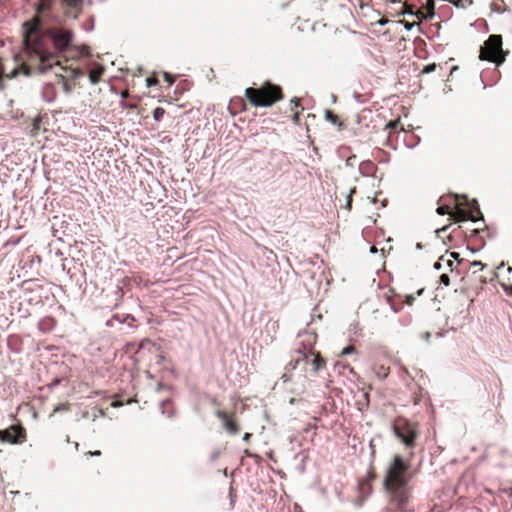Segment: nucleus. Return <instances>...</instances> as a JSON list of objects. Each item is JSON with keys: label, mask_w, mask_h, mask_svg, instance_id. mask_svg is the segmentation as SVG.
<instances>
[{"label": "nucleus", "mask_w": 512, "mask_h": 512, "mask_svg": "<svg viewBox=\"0 0 512 512\" xmlns=\"http://www.w3.org/2000/svg\"><path fill=\"white\" fill-rule=\"evenodd\" d=\"M73 39V31L64 26L43 28L37 23H24L25 59L21 65L24 74H44L58 65V55L72 49Z\"/></svg>", "instance_id": "obj_1"}, {"label": "nucleus", "mask_w": 512, "mask_h": 512, "mask_svg": "<svg viewBox=\"0 0 512 512\" xmlns=\"http://www.w3.org/2000/svg\"><path fill=\"white\" fill-rule=\"evenodd\" d=\"M409 469V460H404L401 455H395L386 469L383 486L389 495V509L392 512L408 511L411 498Z\"/></svg>", "instance_id": "obj_2"}, {"label": "nucleus", "mask_w": 512, "mask_h": 512, "mask_svg": "<svg viewBox=\"0 0 512 512\" xmlns=\"http://www.w3.org/2000/svg\"><path fill=\"white\" fill-rule=\"evenodd\" d=\"M245 97L253 107H270L284 98L281 86L265 81L259 87L245 89Z\"/></svg>", "instance_id": "obj_3"}, {"label": "nucleus", "mask_w": 512, "mask_h": 512, "mask_svg": "<svg viewBox=\"0 0 512 512\" xmlns=\"http://www.w3.org/2000/svg\"><path fill=\"white\" fill-rule=\"evenodd\" d=\"M501 35H490L480 48L479 59L495 63L497 66L504 63L508 51L503 50Z\"/></svg>", "instance_id": "obj_4"}, {"label": "nucleus", "mask_w": 512, "mask_h": 512, "mask_svg": "<svg viewBox=\"0 0 512 512\" xmlns=\"http://www.w3.org/2000/svg\"><path fill=\"white\" fill-rule=\"evenodd\" d=\"M83 0H38L37 12L45 15L46 12L62 9L66 16L77 18L82 10Z\"/></svg>", "instance_id": "obj_5"}, {"label": "nucleus", "mask_w": 512, "mask_h": 512, "mask_svg": "<svg viewBox=\"0 0 512 512\" xmlns=\"http://www.w3.org/2000/svg\"><path fill=\"white\" fill-rule=\"evenodd\" d=\"M393 431L408 449L416 447V441L419 437L417 423L411 422L404 417H398L393 423Z\"/></svg>", "instance_id": "obj_6"}, {"label": "nucleus", "mask_w": 512, "mask_h": 512, "mask_svg": "<svg viewBox=\"0 0 512 512\" xmlns=\"http://www.w3.org/2000/svg\"><path fill=\"white\" fill-rule=\"evenodd\" d=\"M455 209L452 211L451 218L455 222L471 220L473 222L479 219L481 211L475 200L469 201L465 196H455Z\"/></svg>", "instance_id": "obj_7"}, {"label": "nucleus", "mask_w": 512, "mask_h": 512, "mask_svg": "<svg viewBox=\"0 0 512 512\" xmlns=\"http://www.w3.org/2000/svg\"><path fill=\"white\" fill-rule=\"evenodd\" d=\"M105 325L115 329L120 335H130L138 328V321L132 314H113Z\"/></svg>", "instance_id": "obj_8"}, {"label": "nucleus", "mask_w": 512, "mask_h": 512, "mask_svg": "<svg viewBox=\"0 0 512 512\" xmlns=\"http://www.w3.org/2000/svg\"><path fill=\"white\" fill-rule=\"evenodd\" d=\"M26 440V431L22 425H11L0 430V441L10 444H21Z\"/></svg>", "instance_id": "obj_9"}, {"label": "nucleus", "mask_w": 512, "mask_h": 512, "mask_svg": "<svg viewBox=\"0 0 512 512\" xmlns=\"http://www.w3.org/2000/svg\"><path fill=\"white\" fill-rule=\"evenodd\" d=\"M299 353L301 354V360H305L306 362L308 361L310 356L313 357L311 364L313 366L314 372H318L319 370L323 369L326 366V361L321 356L320 352L315 351L312 348L308 352L299 351ZM299 360L300 358L297 359V362Z\"/></svg>", "instance_id": "obj_10"}, {"label": "nucleus", "mask_w": 512, "mask_h": 512, "mask_svg": "<svg viewBox=\"0 0 512 512\" xmlns=\"http://www.w3.org/2000/svg\"><path fill=\"white\" fill-rule=\"evenodd\" d=\"M242 429V419L235 414L226 413V431L231 435L238 434Z\"/></svg>", "instance_id": "obj_11"}, {"label": "nucleus", "mask_w": 512, "mask_h": 512, "mask_svg": "<svg viewBox=\"0 0 512 512\" xmlns=\"http://www.w3.org/2000/svg\"><path fill=\"white\" fill-rule=\"evenodd\" d=\"M42 99L47 102L51 103L55 100L57 91H56V82H47L44 83L41 90Z\"/></svg>", "instance_id": "obj_12"}, {"label": "nucleus", "mask_w": 512, "mask_h": 512, "mask_svg": "<svg viewBox=\"0 0 512 512\" xmlns=\"http://www.w3.org/2000/svg\"><path fill=\"white\" fill-rule=\"evenodd\" d=\"M207 408L222 421V425L224 426V409H222L221 403L213 397H208Z\"/></svg>", "instance_id": "obj_13"}, {"label": "nucleus", "mask_w": 512, "mask_h": 512, "mask_svg": "<svg viewBox=\"0 0 512 512\" xmlns=\"http://www.w3.org/2000/svg\"><path fill=\"white\" fill-rule=\"evenodd\" d=\"M377 170V166L370 160L363 161L359 165V171L363 176H373Z\"/></svg>", "instance_id": "obj_14"}, {"label": "nucleus", "mask_w": 512, "mask_h": 512, "mask_svg": "<svg viewBox=\"0 0 512 512\" xmlns=\"http://www.w3.org/2000/svg\"><path fill=\"white\" fill-rule=\"evenodd\" d=\"M104 73V68L100 64H96L95 67L89 72L88 77L92 84H97Z\"/></svg>", "instance_id": "obj_15"}, {"label": "nucleus", "mask_w": 512, "mask_h": 512, "mask_svg": "<svg viewBox=\"0 0 512 512\" xmlns=\"http://www.w3.org/2000/svg\"><path fill=\"white\" fill-rule=\"evenodd\" d=\"M373 370L377 377L380 379L386 378L390 373V367L381 363H375L373 366Z\"/></svg>", "instance_id": "obj_16"}, {"label": "nucleus", "mask_w": 512, "mask_h": 512, "mask_svg": "<svg viewBox=\"0 0 512 512\" xmlns=\"http://www.w3.org/2000/svg\"><path fill=\"white\" fill-rule=\"evenodd\" d=\"M325 119L331 122L333 125H336L339 130L343 129V122L339 119L338 115H336L332 110H325Z\"/></svg>", "instance_id": "obj_17"}, {"label": "nucleus", "mask_w": 512, "mask_h": 512, "mask_svg": "<svg viewBox=\"0 0 512 512\" xmlns=\"http://www.w3.org/2000/svg\"><path fill=\"white\" fill-rule=\"evenodd\" d=\"M291 106H292V107H291V110L294 112V113H293V117H292V119H293V121H294L295 123H299V119H300V113H301V111H300V110H298V108L301 106V105H300V100H299V99H297V98L292 99V100H291Z\"/></svg>", "instance_id": "obj_18"}, {"label": "nucleus", "mask_w": 512, "mask_h": 512, "mask_svg": "<svg viewBox=\"0 0 512 512\" xmlns=\"http://www.w3.org/2000/svg\"><path fill=\"white\" fill-rule=\"evenodd\" d=\"M56 84H62V89L67 95L73 90V87L65 81V77L62 74H56Z\"/></svg>", "instance_id": "obj_19"}, {"label": "nucleus", "mask_w": 512, "mask_h": 512, "mask_svg": "<svg viewBox=\"0 0 512 512\" xmlns=\"http://www.w3.org/2000/svg\"><path fill=\"white\" fill-rule=\"evenodd\" d=\"M171 406L172 402L169 399L162 401L160 405L162 413L166 414L168 417H172L173 410L171 409Z\"/></svg>", "instance_id": "obj_20"}, {"label": "nucleus", "mask_w": 512, "mask_h": 512, "mask_svg": "<svg viewBox=\"0 0 512 512\" xmlns=\"http://www.w3.org/2000/svg\"><path fill=\"white\" fill-rule=\"evenodd\" d=\"M72 49H75L76 52L82 57L90 56V47L88 45H81V46L73 45Z\"/></svg>", "instance_id": "obj_21"}, {"label": "nucleus", "mask_w": 512, "mask_h": 512, "mask_svg": "<svg viewBox=\"0 0 512 512\" xmlns=\"http://www.w3.org/2000/svg\"><path fill=\"white\" fill-rule=\"evenodd\" d=\"M125 292L123 290V287L120 286V285H117V288L114 292V295H115V306H118L121 302H122V299H123V296H124Z\"/></svg>", "instance_id": "obj_22"}, {"label": "nucleus", "mask_w": 512, "mask_h": 512, "mask_svg": "<svg viewBox=\"0 0 512 512\" xmlns=\"http://www.w3.org/2000/svg\"><path fill=\"white\" fill-rule=\"evenodd\" d=\"M165 115V109L162 107H156L153 111V119L156 122H160Z\"/></svg>", "instance_id": "obj_23"}, {"label": "nucleus", "mask_w": 512, "mask_h": 512, "mask_svg": "<svg viewBox=\"0 0 512 512\" xmlns=\"http://www.w3.org/2000/svg\"><path fill=\"white\" fill-rule=\"evenodd\" d=\"M65 71L68 70V68H63ZM70 71V77L72 79H78L84 75V72L80 68H69Z\"/></svg>", "instance_id": "obj_24"}, {"label": "nucleus", "mask_w": 512, "mask_h": 512, "mask_svg": "<svg viewBox=\"0 0 512 512\" xmlns=\"http://www.w3.org/2000/svg\"><path fill=\"white\" fill-rule=\"evenodd\" d=\"M82 29L86 32H91L94 30V16H90L88 21L81 25Z\"/></svg>", "instance_id": "obj_25"}, {"label": "nucleus", "mask_w": 512, "mask_h": 512, "mask_svg": "<svg viewBox=\"0 0 512 512\" xmlns=\"http://www.w3.org/2000/svg\"><path fill=\"white\" fill-rule=\"evenodd\" d=\"M437 213L439 215H450L452 214V210H451V207L449 205H441L437 208Z\"/></svg>", "instance_id": "obj_26"}, {"label": "nucleus", "mask_w": 512, "mask_h": 512, "mask_svg": "<svg viewBox=\"0 0 512 512\" xmlns=\"http://www.w3.org/2000/svg\"><path fill=\"white\" fill-rule=\"evenodd\" d=\"M229 499H230V506L233 508L235 506L236 500H237V492L236 489L231 485L229 489Z\"/></svg>", "instance_id": "obj_27"}, {"label": "nucleus", "mask_w": 512, "mask_h": 512, "mask_svg": "<svg viewBox=\"0 0 512 512\" xmlns=\"http://www.w3.org/2000/svg\"><path fill=\"white\" fill-rule=\"evenodd\" d=\"M132 280L133 278H130L129 276H125L122 280H121V284H119L120 286L123 287V290L126 288L127 290H130L131 287H132Z\"/></svg>", "instance_id": "obj_28"}, {"label": "nucleus", "mask_w": 512, "mask_h": 512, "mask_svg": "<svg viewBox=\"0 0 512 512\" xmlns=\"http://www.w3.org/2000/svg\"><path fill=\"white\" fill-rule=\"evenodd\" d=\"M356 191V188L353 187L351 190H350V193L349 195L347 196V201H346V205H345V208L350 210L351 207H352V194L355 193Z\"/></svg>", "instance_id": "obj_29"}, {"label": "nucleus", "mask_w": 512, "mask_h": 512, "mask_svg": "<svg viewBox=\"0 0 512 512\" xmlns=\"http://www.w3.org/2000/svg\"><path fill=\"white\" fill-rule=\"evenodd\" d=\"M449 2L453 3L457 7H465L467 3L471 4V0H448Z\"/></svg>", "instance_id": "obj_30"}, {"label": "nucleus", "mask_w": 512, "mask_h": 512, "mask_svg": "<svg viewBox=\"0 0 512 512\" xmlns=\"http://www.w3.org/2000/svg\"><path fill=\"white\" fill-rule=\"evenodd\" d=\"M436 64L435 63H432V64H428L426 66H424V68L422 69V74H428V73H431L433 71H435L436 69Z\"/></svg>", "instance_id": "obj_31"}, {"label": "nucleus", "mask_w": 512, "mask_h": 512, "mask_svg": "<svg viewBox=\"0 0 512 512\" xmlns=\"http://www.w3.org/2000/svg\"><path fill=\"white\" fill-rule=\"evenodd\" d=\"M401 124L400 120H394V121H390L387 125H386V128L389 129L390 131H393V130H396L398 128V126Z\"/></svg>", "instance_id": "obj_32"}, {"label": "nucleus", "mask_w": 512, "mask_h": 512, "mask_svg": "<svg viewBox=\"0 0 512 512\" xmlns=\"http://www.w3.org/2000/svg\"><path fill=\"white\" fill-rule=\"evenodd\" d=\"M502 288L504 289V291L511 295L512 296V284H507V283H504V282H501L500 283Z\"/></svg>", "instance_id": "obj_33"}, {"label": "nucleus", "mask_w": 512, "mask_h": 512, "mask_svg": "<svg viewBox=\"0 0 512 512\" xmlns=\"http://www.w3.org/2000/svg\"><path fill=\"white\" fill-rule=\"evenodd\" d=\"M353 352H355V347L350 345V346L345 347L342 350L341 355H348V354H351Z\"/></svg>", "instance_id": "obj_34"}, {"label": "nucleus", "mask_w": 512, "mask_h": 512, "mask_svg": "<svg viewBox=\"0 0 512 512\" xmlns=\"http://www.w3.org/2000/svg\"><path fill=\"white\" fill-rule=\"evenodd\" d=\"M471 267L483 270L486 267V264L482 263L481 261H473L471 263Z\"/></svg>", "instance_id": "obj_35"}, {"label": "nucleus", "mask_w": 512, "mask_h": 512, "mask_svg": "<svg viewBox=\"0 0 512 512\" xmlns=\"http://www.w3.org/2000/svg\"><path fill=\"white\" fill-rule=\"evenodd\" d=\"M146 82H147V86H148V87H151V86L156 85V84L158 83V80H157V78H156V77H148V78L146 79Z\"/></svg>", "instance_id": "obj_36"}, {"label": "nucleus", "mask_w": 512, "mask_h": 512, "mask_svg": "<svg viewBox=\"0 0 512 512\" xmlns=\"http://www.w3.org/2000/svg\"><path fill=\"white\" fill-rule=\"evenodd\" d=\"M440 281H441V283H443L446 286H448L450 284V278L447 274H442L440 276Z\"/></svg>", "instance_id": "obj_37"}, {"label": "nucleus", "mask_w": 512, "mask_h": 512, "mask_svg": "<svg viewBox=\"0 0 512 512\" xmlns=\"http://www.w3.org/2000/svg\"><path fill=\"white\" fill-rule=\"evenodd\" d=\"M415 296L413 294L406 295L405 297V303L407 305H412L414 303Z\"/></svg>", "instance_id": "obj_38"}, {"label": "nucleus", "mask_w": 512, "mask_h": 512, "mask_svg": "<svg viewBox=\"0 0 512 512\" xmlns=\"http://www.w3.org/2000/svg\"><path fill=\"white\" fill-rule=\"evenodd\" d=\"M355 160H356V156L355 155L348 157L347 160H346V165L347 166H353Z\"/></svg>", "instance_id": "obj_39"}, {"label": "nucleus", "mask_w": 512, "mask_h": 512, "mask_svg": "<svg viewBox=\"0 0 512 512\" xmlns=\"http://www.w3.org/2000/svg\"><path fill=\"white\" fill-rule=\"evenodd\" d=\"M164 77H165V80L169 83V84H172L174 82V78L171 74L165 72L164 73Z\"/></svg>", "instance_id": "obj_40"}, {"label": "nucleus", "mask_w": 512, "mask_h": 512, "mask_svg": "<svg viewBox=\"0 0 512 512\" xmlns=\"http://www.w3.org/2000/svg\"><path fill=\"white\" fill-rule=\"evenodd\" d=\"M131 278H133L132 280V285L135 284V285H139L142 281L141 277L140 276H132Z\"/></svg>", "instance_id": "obj_41"}, {"label": "nucleus", "mask_w": 512, "mask_h": 512, "mask_svg": "<svg viewBox=\"0 0 512 512\" xmlns=\"http://www.w3.org/2000/svg\"><path fill=\"white\" fill-rule=\"evenodd\" d=\"M40 123H41V118L40 117L35 118L34 122H33L34 128L38 129L40 127Z\"/></svg>", "instance_id": "obj_42"}, {"label": "nucleus", "mask_w": 512, "mask_h": 512, "mask_svg": "<svg viewBox=\"0 0 512 512\" xmlns=\"http://www.w3.org/2000/svg\"><path fill=\"white\" fill-rule=\"evenodd\" d=\"M221 454V451L220 450H216L214 451L212 454H211V460H215L216 458H218Z\"/></svg>", "instance_id": "obj_43"}, {"label": "nucleus", "mask_w": 512, "mask_h": 512, "mask_svg": "<svg viewBox=\"0 0 512 512\" xmlns=\"http://www.w3.org/2000/svg\"><path fill=\"white\" fill-rule=\"evenodd\" d=\"M89 454L91 456H100L101 455V451L100 450L90 451Z\"/></svg>", "instance_id": "obj_44"}, {"label": "nucleus", "mask_w": 512, "mask_h": 512, "mask_svg": "<svg viewBox=\"0 0 512 512\" xmlns=\"http://www.w3.org/2000/svg\"><path fill=\"white\" fill-rule=\"evenodd\" d=\"M59 383H60V379H59V378H56V379L51 383V385H50V386L53 388V387L57 386Z\"/></svg>", "instance_id": "obj_45"}, {"label": "nucleus", "mask_w": 512, "mask_h": 512, "mask_svg": "<svg viewBox=\"0 0 512 512\" xmlns=\"http://www.w3.org/2000/svg\"><path fill=\"white\" fill-rule=\"evenodd\" d=\"M251 436H252V434H251V433L246 432V433H244L243 439H244L245 441H248V440L250 439V437H251Z\"/></svg>", "instance_id": "obj_46"}, {"label": "nucleus", "mask_w": 512, "mask_h": 512, "mask_svg": "<svg viewBox=\"0 0 512 512\" xmlns=\"http://www.w3.org/2000/svg\"><path fill=\"white\" fill-rule=\"evenodd\" d=\"M65 409V406L63 405H60V406H57L55 409H54V412H59V411H62Z\"/></svg>", "instance_id": "obj_47"}, {"label": "nucleus", "mask_w": 512, "mask_h": 512, "mask_svg": "<svg viewBox=\"0 0 512 512\" xmlns=\"http://www.w3.org/2000/svg\"><path fill=\"white\" fill-rule=\"evenodd\" d=\"M430 336H431V335H430V333H428V332H426V333H424V334L422 335L423 339H424V340H426V341H428V340L430 339Z\"/></svg>", "instance_id": "obj_48"}, {"label": "nucleus", "mask_w": 512, "mask_h": 512, "mask_svg": "<svg viewBox=\"0 0 512 512\" xmlns=\"http://www.w3.org/2000/svg\"><path fill=\"white\" fill-rule=\"evenodd\" d=\"M111 405H112V407H119L122 404L120 402H118V401H114Z\"/></svg>", "instance_id": "obj_49"}, {"label": "nucleus", "mask_w": 512, "mask_h": 512, "mask_svg": "<svg viewBox=\"0 0 512 512\" xmlns=\"http://www.w3.org/2000/svg\"><path fill=\"white\" fill-rule=\"evenodd\" d=\"M158 358H159V359H158L157 363H160L161 361H163V360H164V356H162V355H159V356H158Z\"/></svg>", "instance_id": "obj_50"}, {"label": "nucleus", "mask_w": 512, "mask_h": 512, "mask_svg": "<svg viewBox=\"0 0 512 512\" xmlns=\"http://www.w3.org/2000/svg\"><path fill=\"white\" fill-rule=\"evenodd\" d=\"M423 291H424V289H423V288H422V289H419V290L417 291V295H421V294L423 293Z\"/></svg>", "instance_id": "obj_51"}, {"label": "nucleus", "mask_w": 512, "mask_h": 512, "mask_svg": "<svg viewBox=\"0 0 512 512\" xmlns=\"http://www.w3.org/2000/svg\"><path fill=\"white\" fill-rule=\"evenodd\" d=\"M502 267H504V263H502L500 266H498L497 270H500Z\"/></svg>", "instance_id": "obj_52"}, {"label": "nucleus", "mask_w": 512, "mask_h": 512, "mask_svg": "<svg viewBox=\"0 0 512 512\" xmlns=\"http://www.w3.org/2000/svg\"><path fill=\"white\" fill-rule=\"evenodd\" d=\"M507 271H508V272H512V267H508V268H507Z\"/></svg>", "instance_id": "obj_53"}, {"label": "nucleus", "mask_w": 512, "mask_h": 512, "mask_svg": "<svg viewBox=\"0 0 512 512\" xmlns=\"http://www.w3.org/2000/svg\"><path fill=\"white\" fill-rule=\"evenodd\" d=\"M448 228V226H445L441 229V231H445Z\"/></svg>", "instance_id": "obj_54"}]
</instances>
